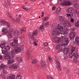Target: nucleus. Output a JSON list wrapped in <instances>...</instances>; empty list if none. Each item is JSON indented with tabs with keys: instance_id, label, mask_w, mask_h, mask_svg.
<instances>
[{
	"instance_id": "obj_1",
	"label": "nucleus",
	"mask_w": 79,
	"mask_h": 79,
	"mask_svg": "<svg viewBox=\"0 0 79 79\" xmlns=\"http://www.w3.org/2000/svg\"><path fill=\"white\" fill-rule=\"evenodd\" d=\"M52 34L53 35H57V36H59V35H61V38H64V35H65V34L59 32L58 30L56 29L55 30H53Z\"/></svg>"
},
{
	"instance_id": "obj_2",
	"label": "nucleus",
	"mask_w": 79,
	"mask_h": 79,
	"mask_svg": "<svg viewBox=\"0 0 79 79\" xmlns=\"http://www.w3.org/2000/svg\"><path fill=\"white\" fill-rule=\"evenodd\" d=\"M2 54L5 55V56H4V58L6 60H9L11 58V57L9 55V52H5L4 50H2Z\"/></svg>"
},
{
	"instance_id": "obj_3",
	"label": "nucleus",
	"mask_w": 79,
	"mask_h": 79,
	"mask_svg": "<svg viewBox=\"0 0 79 79\" xmlns=\"http://www.w3.org/2000/svg\"><path fill=\"white\" fill-rule=\"evenodd\" d=\"M14 42L10 43V46H12V47H16V46H17L18 45V38H14Z\"/></svg>"
},
{
	"instance_id": "obj_4",
	"label": "nucleus",
	"mask_w": 79,
	"mask_h": 79,
	"mask_svg": "<svg viewBox=\"0 0 79 79\" xmlns=\"http://www.w3.org/2000/svg\"><path fill=\"white\" fill-rule=\"evenodd\" d=\"M65 48V47L64 45L62 44H58L56 45V48L57 50L60 49L62 50L64 48Z\"/></svg>"
},
{
	"instance_id": "obj_5",
	"label": "nucleus",
	"mask_w": 79,
	"mask_h": 79,
	"mask_svg": "<svg viewBox=\"0 0 79 79\" xmlns=\"http://www.w3.org/2000/svg\"><path fill=\"white\" fill-rule=\"evenodd\" d=\"M0 23H1L2 24L6 25L7 26V27H9L10 26V23L5 20H0Z\"/></svg>"
},
{
	"instance_id": "obj_6",
	"label": "nucleus",
	"mask_w": 79,
	"mask_h": 79,
	"mask_svg": "<svg viewBox=\"0 0 79 79\" xmlns=\"http://www.w3.org/2000/svg\"><path fill=\"white\" fill-rule=\"evenodd\" d=\"M76 35V33L75 32H71L69 34V37L71 39H74Z\"/></svg>"
},
{
	"instance_id": "obj_7",
	"label": "nucleus",
	"mask_w": 79,
	"mask_h": 79,
	"mask_svg": "<svg viewBox=\"0 0 79 79\" xmlns=\"http://www.w3.org/2000/svg\"><path fill=\"white\" fill-rule=\"evenodd\" d=\"M56 63L57 64L56 66L57 68L59 71H61V65H60V62H59V61L58 60H56Z\"/></svg>"
},
{
	"instance_id": "obj_8",
	"label": "nucleus",
	"mask_w": 79,
	"mask_h": 79,
	"mask_svg": "<svg viewBox=\"0 0 79 79\" xmlns=\"http://www.w3.org/2000/svg\"><path fill=\"white\" fill-rule=\"evenodd\" d=\"M72 2H73L75 3L74 4V6L76 9H79V4L77 3V1L75 0H72Z\"/></svg>"
},
{
	"instance_id": "obj_9",
	"label": "nucleus",
	"mask_w": 79,
	"mask_h": 79,
	"mask_svg": "<svg viewBox=\"0 0 79 79\" xmlns=\"http://www.w3.org/2000/svg\"><path fill=\"white\" fill-rule=\"evenodd\" d=\"M33 33L31 32L28 34V37L30 38V41L31 42L33 41Z\"/></svg>"
},
{
	"instance_id": "obj_10",
	"label": "nucleus",
	"mask_w": 79,
	"mask_h": 79,
	"mask_svg": "<svg viewBox=\"0 0 79 79\" xmlns=\"http://www.w3.org/2000/svg\"><path fill=\"white\" fill-rule=\"evenodd\" d=\"M62 5L63 6H70L71 5V2H65L63 3Z\"/></svg>"
},
{
	"instance_id": "obj_11",
	"label": "nucleus",
	"mask_w": 79,
	"mask_h": 79,
	"mask_svg": "<svg viewBox=\"0 0 79 79\" xmlns=\"http://www.w3.org/2000/svg\"><path fill=\"white\" fill-rule=\"evenodd\" d=\"M69 39V38L68 37L65 38L64 43H63L64 45H68V44L69 43V41H68Z\"/></svg>"
},
{
	"instance_id": "obj_12",
	"label": "nucleus",
	"mask_w": 79,
	"mask_h": 79,
	"mask_svg": "<svg viewBox=\"0 0 79 79\" xmlns=\"http://www.w3.org/2000/svg\"><path fill=\"white\" fill-rule=\"evenodd\" d=\"M12 68L14 69H16L18 68V64L17 63H14L12 65Z\"/></svg>"
},
{
	"instance_id": "obj_13",
	"label": "nucleus",
	"mask_w": 79,
	"mask_h": 79,
	"mask_svg": "<svg viewBox=\"0 0 79 79\" xmlns=\"http://www.w3.org/2000/svg\"><path fill=\"white\" fill-rule=\"evenodd\" d=\"M64 24L67 27H71V24L68 21H65L64 23Z\"/></svg>"
},
{
	"instance_id": "obj_14",
	"label": "nucleus",
	"mask_w": 79,
	"mask_h": 79,
	"mask_svg": "<svg viewBox=\"0 0 79 79\" xmlns=\"http://www.w3.org/2000/svg\"><path fill=\"white\" fill-rule=\"evenodd\" d=\"M62 51L65 54H66L69 52L68 48H64Z\"/></svg>"
},
{
	"instance_id": "obj_15",
	"label": "nucleus",
	"mask_w": 79,
	"mask_h": 79,
	"mask_svg": "<svg viewBox=\"0 0 79 79\" xmlns=\"http://www.w3.org/2000/svg\"><path fill=\"white\" fill-rule=\"evenodd\" d=\"M2 31L4 34H6V33L8 32V29L5 27H4L2 28Z\"/></svg>"
},
{
	"instance_id": "obj_16",
	"label": "nucleus",
	"mask_w": 79,
	"mask_h": 79,
	"mask_svg": "<svg viewBox=\"0 0 79 79\" xmlns=\"http://www.w3.org/2000/svg\"><path fill=\"white\" fill-rule=\"evenodd\" d=\"M10 50V47L9 46H5L4 48V51H5V52H8V50Z\"/></svg>"
},
{
	"instance_id": "obj_17",
	"label": "nucleus",
	"mask_w": 79,
	"mask_h": 79,
	"mask_svg": "<svg viewBox=\"0 0 79 79\" xmlns=\"http://www.w3.org/2000/svg\"><path fill=\"white\" fill-rule=\"evenodd\" d=\"M54 40V41L57 42V43H59L61 41V39L58 37H55Z\"/></svg>"
},
{
	"instance_id": "obj_18",
	"label": "nucleus",
	"mask_w": 79,
	"mask_h": 79,
	"mask_svg": "<svg viewBox=\"0 0 79 79\" xmlns=\"http://www.w3.org/2000/svg\"><path fill=\"white\" fill-rule=\"evenodd\" d=\"M59 21L60 22H63L64 21V19H65V18L63 16H60L59 18Z\"/></svg>"
},
{
	"instance_id": "obj_19",
	"label": "nucleus",
	"mask_w": 79,
	"mask_h": 79,
	"mask_svg": "<svg viewBox=\"0 0 79 79\" xmlns=\"http://www.w3.org/2000/svg\"><path fill=\"white\" fill-rule=\"evenodd\" d=\"M41 30V31H44V25H41L40 27L38 28V31H40Z\"/></svg>"
},
{
	"instance_id": "obj_20",
	"label": "nucleus",
	"mask_w": 79,
	"mask_h": 79,
	"mask_svg": "<svg viewBox=\"0 0 79 79\" xmlns=\"http://www.w3.org/2000/svg\"><path fill=\"white\" fill-rule=\"evenodd\" d=\"M14 34L15 36H16V37H18L19 35V33L18 31L16 30L14 31Z\"/></svg>"
},
{
	"instance_id": "obj_21",
	"label": "nucleus",
	"mask_w": 79,
	"mask_h": 79,
	"mask_svg": "<svg viewBox=\"0 0 79 79\" xmlns=\"http://www.w3.org/2000/svg\"><path fill=\"white\" fill-rule=\"evenodd\" d=\"M17 60L18 62L21 63V62H22V61H23V58L21 57H18L17 58Z\"/></svg>"
},
{
	"instance_id": "obj_22",
	"label": "nucleus",
	"mask_w": 79,
	"mask_h": 79,
	"mask_svg": "<svg viewBox=\"0 0 79 79\" xmlns=\"http://www.w3.org/2000/svg\"><path fill=\"white\" fill-rule=\"evenodd\" d=\"M15 49L17 52H21V48H20L16 47Z\"/></svg>"
},
{
	"instance_id": "obj_23",
	"label": "nucleus",
	"mask_w": 79,
	"mask_h": 79,
	"mask_svg": "<svg viewBox=\"0 0 79 79\" xmlns=\"http://www.w3.org/2000/svg\"><path fill=\"white\" fill-rule=\"evenodd\" d=\"M73 9L72 8H69L68 9L67 12H68V13H72V12H73Z\"/></svg>"
},
{
	"instance_id": "obj_24",
	"label": "nucleus",
	"mask_w": 79,
	"mask_h": 79,
	"mask_svg": "<svg viewBox=\"0 0 79 79\" xmlns=\"http://www.w3.org/2000/svg\"><path fill=\"white\" fill-rule=\"evenodd\" d=\"M14 63H15V60H10L8 61V64H13Z\"/></svg>"
},
{
	"instance_id": "obj_25",
	"label": "nucleus",
	"mask_w": 79,
	"mask_h": 79,
	"mask_svg": "<svg viewBox=\"0 0 79 79\" xmlns=\"http://www.w3.org/2000/svg\"><path fill=\"white\" fill-rule=\"evenodd\" d=\"M75 40L77 45H79V37H76L75 39Z\"/></svg>"
},
{
	"instance_id": "obj_26",
	"label": "nucleus",
	"mask_w": 79,
	"mask_h": 79,
	"mask_svg": "<svg viewBox=\"0 0 79 79\" xmlns=\"http://www.w3.org/2000/svg\"><path fill=\"white\" fill-rule=\"evenodd\" d=\"M49 19V17L48 16H46L45 17H44L42 18L43 21H48Z\"/></svg>"
},
{
	"instance_id": "obj_27",
	"label": "nucleus",
	"mask_w": 79,
	"mask_h": 79,
	"mask_svg": "<svg viewBox=\"0 0 79 79\" xmlns=\"http://www.w3.org/2000/svg\"><path fill=\"white\" fill-rule=\"evenodd\" d=\"M41 65L42 67H44L45 66V60H43L41 62Z\"/></svg>"
},
{
	"instance_id": "obj_28",
	"label": "nucleus",
	"mask_w": 79,
	"mask_h": 79,
	"mask_svg": "<svg viewBox=\"0 0 79 79\" xmlns=\"http://www.w3.org/2000/svg\"><path fill=\"white\" fill-rule=\"evenodd\" d=\"M37 62H38L37 60L35 59L32 60V64H35V63H37Z\"/></svg>"
},
{
	"instance_id": "obj_29",
	"label": "nucleus",
	"mask_w": 79,
	"mask_h": 79,
	"mask_svg": "<svg viewBox=\"0 0 79 79\" xmlns=\"http://www.w3.org/2000/svg\"><path fill=\"white\" fill-rule=\"evenodd\" d=\"M5 44H1L0 45V47L2 49H3V50H4V48L5 47Z\"/></svg>"
},
{
	"instance_id": "obj_30",
	"label": "nucleus",
	"mask_w": 79,
	"mask_h": 79,
	"mask_svg": "<svg viewBox=\"0 0 79 79\" xmlns=\"http://www.w3.org/2000/svg\"><path fill=\"white\" fill-rule=\"evenodd\" d=\"M74 54V52H70L69 54L70 58H72L73 57V56Z\"/></svg>"
},
{
	"instance_id": "obj_31",
	"label": "nucleus",
	"mask_w": 79,
	"mask_h": 79,
	"mask_svg": "<svg viewBox=\"0 0 79 79\" xmlns=\"http://www.w3.org/2000/svg\"><path fill=\"white\" fill-rule=\"evenodd\" d=\"M58 29L61 31H63V27L61 26H58Z\"/></svg>"
},
{
	"instance_id": "obj_32",
	"label": "nucleus",
	"mask_w": 79,
	"mask_h": 79,
	"mask_svg": "<svg viewBox=\"0 0 79 79\" xmlns=\"http://www.w3.org/2000/svg\"><path fill=\"white\" fill-rule=\"evenodd\" d=\"M1 69H5L6 68V65H5L3 64H1L0 66Z\"/></svg>"
},
{
	"instance_id": "obj_33",
	"label": "nucleus",
	"mask_w": 79,
	"mask_h": 79,
	"mask_svg": "<svg viewBox=\"0 0 79 79\" xmlns=\"http://www.w3.org/2000/svg\"><path fill=\"white\" fill-rule=\"evenodd\" d=\"M74 57L75 58H77L79 57V54L77 53H75L74 54Z\"/></svg>"
},
{
	"instance_id": "obj_34",
	"label": "nucleus",
	"mask_w": 79,
	"mask_h": 79,
	"mask_svg": "<svg viewBox=\"0 0 79 79\" xmlns=\"http://www.w3.org/2000/svg\"><path fill=\"white\" fill-rule=\"evenodd\" d=\"M61 12V9L58 8L57 9L56 13L57 15H59L60 12Z\"/></svg>"
},
{
	"instance_id": "obj_35",
	"label": "nucleus",
	"mask_w": 79,
	"mask_h": 79,
	"mask_svg": "<svg viewBox=\"0 0 79 79\" xmlns=\"http://www.w3.org/2000/svg\"><path fill=\"white\" fill-rule=\"evenodd\" d=\"M63 32L65 34H68L69 33V30L67 29H65L63 30Z\"/></svg>"
},
{
	"instance_id": "obj_36",
	"label": "nucleus",
	"mask_w": 79,
	"mask_h": 79,
	"mask_svg": "<svg viewBox=\"0 0 79 79\" xmlns=\"http://www.w3.org/2000/svg\"><path fill=\"white\" fill-rule=\"evenodd\" d=\"M27 56L28 57H30L31 55H30V52H29V50H28L26 52Z\"/></svg>"
},
{
	"instance_id": "obj_37",
	"label": "nucleus",
	"mask_w": 79,
	"mask_h": 79,
	"mask_svg": "<svg viewBox=\"0 0 79 79\" xmlns=\"http://www.w3.org/2000/svg\"><path fill=\"white\" fill-rule=\"evenodd\" d=\"M11 34V33H9L8 35V37L9 39H11L12 38H13V36H12Z\"/></svg>"
},
{
	"instance_id": "obj_38",
	"label": "nucleus",
	"mask_w": 79,
	"mask_h": 79,
	"mask_svg": "<svg viewBox=\"0 0 79 79\" xmlns=\"http://www.w3.org/2000/svg\"><path fill=\"white\" fill-rule=\"evenodd\" d=\"M11 53L13 54H16V53H17V52L16 50H13L11 51Z\"/></svg>"
},
{
	"instance_id": "obj_39",
	"label": "nucleus",
	"mask_w": 79,
	"mask_h": 79,
	"mask_svg": "<svg viewBox=\"0 0 79 79\" xmlns=\"http://www.w3.org/2000/svg\"><path fill=\"white\" fill-rule=\"evenodd\" d=\"M33 35H37V31H34L33 33Z\"/></svg>"
},
{
	"instance_id": "obj_40",
	"label": "nucleus",
	"mask_w": 79,
	"mask_h": 79,
	"mask_svg": "<svg viewBox=\"0 0 79 79\" xmlns=\"http://www.w3.org/2000/svg\"><path fill=\"white\" fill-rule=\"evenodd\" d=\"M75 26L76 27H79V21L78 20L77 22L75 23Z\"/></svg>"
},
{
	"instance_id": "obj_41",
	"label": "nucleus",
	"mask_w": 79,
	"mask_h": 79,
	"mask_svg": "<svg viewBox=\"0 0 79 79\" xmlns=\"http://www.w3.org/2000/svg\"><path fill=\"white\" fill-rule=\"evenodd\" d=\"M22 8L24 10H25L26 11H29V9L27 8H26L25 6H22Z\"/></svg>"
},
{
	"instance_id": "obj_42",
	"label": "nucleus",
	"mask_w": 79,
	"mask_h": 79,
	"mask_svg": "<svg viewBox=\"0 0 79 79\" xmlns=\"http://www.w3.org/2000/svg\"><path fill=\"white\" fill-rule=\"evenodd\" d=\"M21 31V32H26V28H22L20 30Z\"/></svg>"
},
{
	"instance_id": "obj_43",
	"label": "nucleus",
	"mask_w": 79,
	"mask_h": 79,
	"mask_svg": "<svg viewBox=\"0 0 79 79\" xmlns=\"http://www.w3.org/2000/svg\"><path fill=\"white\" fill-rule=\"evenodd\" d=\"M73 60L74 63H77V58H74Z\"/></svg>"
},
{
	"instance_id": "obj_44",
	"label": "nucleus",
	"mask_w": 79,
	"mask_h": 79,
	"mask_svg": "<svg viewBox=\"0 0 79 79\" xmlns=\"http://www.w3.org/2000/svg\"><path fill=\"white\" fill-rule=\"evenodd\" d=\"M76 49V48L75 47H73L72 48L71 51L72 52H73L74 50Z\"/></svg>"
},
{
	"instance_id": "obj_45",
	"label": "nucleus",
	"mask_w": 79,
	"mask_h": 79,
	"mask_svg": "<svg viewBox=\"0 0 79 79\" xmlns=\"http://www.w3.org/2000/svg\"><path fill=\"white\" fill-rule=\"evenodd\" d=\"M16 79H21V76L20 75L17 76L16 77Z\"/></svg>"
},
{
	"instance_id": "obj_46",
	"label": "nucleus",
	"mask_w": 79,
	"mask_h": 79,
	"mask_svg": "<svg viewBox=\"0 0 79 79\" xmlns=\"http://www.w3.org/2000/svg\"><path fill=\"white\" fill-rule=\"evenodd\" d=\"M7 79H14L11 76H8L7 77Z\"/></svg>"
},
{
	"instance_id": "obj_47",
	"label": "nucleus",
	"mask_w": 79,
	"mask_h": 79,
	"mask_svg": "<svg viewBox=\"0 0 79 79\" xmlns=\"http://www.w3.org/2000/svg\"><path fill=\"white\" fill-rule=\"evenodd\" d=\"M49 59V60L50 63L52 62V58L50 57H48V58Z\"/></svg>"
},
{
	"instance_id": "obj_48",
	"label": "nucleus",
	"mask_w": 79,
	"mask_h": 79,
	"mask_svg": "<svg viewBox=\"0 0 79 79\" xmlns=\"http://www.w3.org/2000/svg\"><path fill=\"white\" fill-rule=\"evenodd\" d=\"M3 73L4 74H6L8 72H7V71H6V70H4L3 71Z\"/></svg>"
},
{
	"instance_id": "obj_49",
	"label": "nucleus",
	"mask_w": 79,
	"mask_h": 79,
	"mask_svg": "<svg viewBox=\"0 0 79 79\" xmlns=\"http://www.w3.org/2000/svg\"><path fill=\"white\" fill-rule=\"evenodd\" d=\"M66 72L67 74H68V73H69V68H67V69Z\"/></svg>"
},
{
	"instance_id": "obj_50",
	"label": "nucleus",
	"mask_w": 79,
	"mask_h": 79,
	"mask_svg": "<svg viewBox=\"0 0 79 79\" xmlns=\"http://www.w3.org/2000/svg\"><path fill=\"white\" fill-rule=\"evenodd\" d=\"M13 32V29H11L10 30V32H9V33L10 34H12V32Z\"/></svg>"
},
{
	"instance_id": "obj_51",
	"label": "nucleus",
	"mask_w": 79,
	"mask_h": 79,
	"mask_svg": "<svg viewBox=\"0 0 79 79\" xmlns=\"http://www.w3.org/2000/svg\"><path fill=\"white\" fill-rule=\"evenodd\" d=\"M70 21L71 23H74V19L71 18L70 20Z\"/></svg>"
},
{
	"instance_id": "obj_52",
	"label": "nucleus",
	"mask_w": 79,
	"mask_h": 79,
	"mask_svg": "<svg viewBox=\"0 0 79 79\" xmlns=\"http://www.w3.org/2000/svg\"><path fill=\"white\" fill-rule=\"evenodd\" d=\"M44 45L46 46L47 45H48V44L47 43H45L43 44Z\"/></svg>"
},
{
	"instance_id": "obj_53",
	"label": "nucleus",
	"mask_w": 79,
	"mask_h": 79,
	"mask_svg": "<svg viewBox=\"0 0 79 79\" xmlns=\"http://www.w3.org/2000/svg\"><path fill=\"white\" fill-rule=\"evenodd\" d=\"M66 15L68 17H71V15L70 14H66Z\"/></svg>"
},
{
	"instance_id": "obj_54",
	"label": "nucleus",
	"mask_w": 79,
	"mask_h": 79,
	"mask_svg": "<svg viewBox=\"0 0 79 79\" xmlns=\"http://www.w3.org/2000/svg\"><path fill=\"white\" fill-rule=\"evenodd\" d=\"M15 58V56L14 55H12L10 57L11 59H13Z\"/></svg>"
},
{
	"instance_id": "obj_55",
	"label": "nucleus",
	"mask_w": 79,
	"mask_h": 79,
	"mask_svg": "<svg viewBox=\"0 0 79 79\" xmlns=\"http://www.w3.org/2000/svg\"><path fill=\"white\" fill-rule=\"evenodd\" d=\"M8 16L9 17V18H10V19H11L12 18V17L10 15V14H8Z\"/></svg>"
},
{
	"instance_id": "obj_56",
	"label": "nucleus",
	"mask_w": 79,
	"mask_h": 79,
	"mask_svg": "<svg viewBox=\"0 0 79 79\" xmlns=\"http://www.w3.org/2000/svg\"><path fill=\"white\" fill-rule=\"evenodd\" d=\"M34 44L35 46H37L38 45L35 42H34Z\"/></svg>"
},
{
	"instance_id": "obj_57",
	"label": "nucleus",
	"mask_w": 79,
	"mask_h": 79,
	"mask_svg": "<svg viewBox=\"0 0 79 79\" xmlns=\"http://www.w3.org/2000/svg\"><path fill=\"white\" fill-rule=\"evenodd\" d=\"M56 9V7H55V6H54L52 7V10H55Z\"/></svg>"
},
{
	"instance_id": "obj_58",
	"label": "nucleus",
	"mask_w": 79,
	"mask_h": 79,
	"mask_svg": "<svg viewBox=\"0 0 79 79\" xmlns=\"http://www.w3.org/2000/svg\"><path fill=\"white\" fill-rule=\"evenodd\" d=\"M12 77L13 79H14L15 78V75H12Z\"/></svg>"
},
{
	"instance_id": "obj_59",
	"label": "nucleus",
	"mask_w": 79,
	"mask_h": 79,
	"mask_svg": "<svg viewBox=\"0 0 79 79\" xmlns=\"http://www.w3.org/2000/svg\"><path fill=\"white\" fill-rule=\"evenodd\" d=\"M49 24V22H47L46 23L45 26H47V25H48Z\"/></svg>"
},
{
	"instance_id": "obj_60",
	"label": "nucleus",
	"mask_w": 79,
	"mask_h": 79,
	"mask_svg": "<svg viewBox=\"0 0 79 79\" xmlns=\"http://www.w3.org/2000/svg\"><path fill=\"white\" fill-rule=\"evenodd\" d=\"M44 12H43L42 13V15L41 16V17H44Z\"/></svg>"
},
{
	"instance_id": "obj_61",
	"label": "nucleus",
	"mask_w": 79,
	"mask_h": 79,
	"mask_svg": "<svg viewBox=\"0 0 79 79\" xmlns=\"http://www.w3.org/2000/svg\"><path fill=\"white\" fill-rule=\"evenodd\" d=\"M9 69H12L13 68V66H12V65L11 66H10L9 67Z\"/></svg>"
},
{
	"instance_id": "obj_62",
	"label": "nucleus",
	"mask_w": 79,
	"mask_h": 79,
	"mask_svg": "<svg viewBox=\"0 0 79 79\" xmlns=\"http://www.w3.org/2000/svg\"><path fill=\"white\" fill-rule=\"evenodd\" d=\"M19 19H21V15H19Z\"/></svg>"
},
{
	"instance_id": "obj_63",
	"label": "nucleus",
	"mask_w": 79,
	"mask_h": 79,
	"mask_svg": "<svg viewBox=\"0 0 79 79\" xmlns=\"http://www.w3.org/2000/svg\"><path fill=\"white\" fill-rule=\"evenodd\" d=\"M16 21L17 22H18V23H19L20 22V20H19L17 19Z\"/></svg>"
},
{
	"instance_id": "obj_64",
	"label": "nucleus",
	"mask_w": 79,
	"mask_h": 79,
	"mask_svg": "<svg viewBox=\"0 0 79 79\" xmlns=\"http://www.w3.org/2000/svg\"><path fill=\"white\" fill-rule=\"evenodd\" d=\"M2 56L0 55V59H2Z\"/></svg>"
}]
</instances>
